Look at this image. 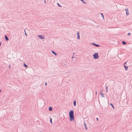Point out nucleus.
Instances as JSON below:
<instances>
[{"label": "nucleus", "instance_id": "1", "mask_svg": "<svg viewBox=\"0 0 132 132\" xmlns=\"http://www.w3.org/2000/svg\"><path fill=\"white\" fill-rule=\"evenodd\" d=\"M70 121H71L74 119V113L73 111L72 110H71L69 113Z\"/></svg>", "mask_w": 132, "mask_h": 132}, {"label": "nucleus", "instance_id": "2", "mask_svg": "<svg viewBox=\"0 0 132 132\" xmlns=\"http://www.w3.org/2000/svg\"><path fill=\"white\" fill-rule=\"evenodd\" d=\"M94 59H97L99 58V56L97 53H95L93 55Z\"/></svg>", "mask_w": 132, "mask_h": 132}, {"label": "nucleus", "instance_id": "3", "mask_svg": "<svg viewBox=\"0 0 132 132\" xmlns=\"http://www.w3.org/2000/svg\"><path fill=\"white\" fill-rule=\"evenodd\" d=\"M38 37L41 39H45L44 37L42 35H38Z\"/></svg>", "mask_w": 132, "mask_h": 132}, {"label": "nucleus", "instance_id": "4", "mask_svg": "<svg viewBox=\"0 0 132 132\" xmlns=\"http://www.w3.org/2000/svg\"><path fill=\"white\" fill-rule=\"evenodd\" d=\"M125 10L126 11V15H129V13L128 9H126Z\"/></svg>", "mask_w": 132, "mask_h": 132}, {"label": "nucleus", "instance_id": "5", "mask_svg": "<svg viewBox=\"0 0 132 132\" xmlns=\"http://www.w3.org/2000/svg\"><path fill=\"white\" fill-rule=\"evenodd\" d=\"M77 38L78 39H80V33L78 31L77 32Z\"/></svg>", "mask_w": 132, "mask_h": 132}, {"label": "nucleus", "instance_id": "6", "mask_svg": "<svg viewBox=\"0 0 132 132\" xmlns=\"http://www.w3.org/2000/svg\"><path fill=\"white\" fill-rule=\"evenodd\" d=\"M102 90H101V91L100 92V94L101 95V97H104V96L103 95V93L102 92Z\"/></svg>", "mask_w": 132, "mask_h": 132}, {"label": "nucleus", "instance_id": "7", "mask_svg": "<svg viewBox=\"0 0 132 132\" xmlns=\"http://www.w3.org/2000/svg\"><path fill=\"white\" fill-rule=\"evenodd\" d=\"M84 126L85 127V129L86 130H87L88 128H87V126L86 123H85V122L84 121Z\"/></svg>", "mask_w": 132, "mask_h": 132}, {"label": "nucleus", "instance_id": "8", "mask_svg": "<svg viewBox=\"0 0 132 132\" xmlns=\"http://www.w3.org/2000/svg\"><path fill=\"white\" fill-rule=\"evenodd\" d=\"M5 40L6 41H8V40H9V38L7 37V36L6 35H5Z\"/></svg>", "mask_w": 132, "mask_h": 132}, {"label": "nucleus", "instance_id": "9", "mask_svg": "<svg viewBox=\"0 0 132 132\" xmlns=\"http://www.w3.org/2000/svg\"><path fill=\"white\" fill-rule=\"evenodd\" d=\"M92 44L94 46H97V47H99L100 46V45H98L97 44H96L95 43H93Z\"/></svg>", "mask_w": 132, "mask_h": 132}, {"label": "nucleus", "instance_id": "10", "mask_svg": "<svg viewBox=\"0 0 132 132\" xmlns=\"http://www.w3.org/2000/svg\"><path fill=\"white\" fill-rule=\"evenodd\" d=\"M126 63V62H125L124 64V67L125 68V70H127V69H128V66H126L125 65V64Z\"/></svg>", "mask_w": 132, "mask_h": 132}, {"label": "nucleus", "instance_id": "11", "mask_svg": "<svg viewBox=\"0 0 132 132\" xmlns=\"http://www.w3.org/2000/svg\"><path fill=\"white\" fill-rule=\"evenodd\" d=\"M23 66L26 68H27L28 67V65L24 62L23 63Z\"/></svg>", "mask_w": 132, "mask_h": 132}, {"label": "nucleus", "instance_id": "12", "mask_svg": "<svg viewBox=\"0 0 132 132\" xmlns=\"http://www.w3.org/2000/svg\"><path fill=\"white\" fill-rule=\"evenodd\" d=\"M55 55H57V54L54 52V51L52 50L51 51Z\"/></svg>", "mask_w": 132, "mask_h": 132}, {"label": "nucleus", "instance_id": "13", "mask_svg": "<svg viewBox=\"0 0 132 132\" xmlns=\"http://www.w3.org/2000/svg\"><path fill=\"white\" fill-rule=\"evenodd\" d=\"M52 108L51 107H50L49 108V110L50 111H51L52 110Z\"/></svg>", "mask_w": 132, "mask_h": 132}, {"label": "nucleus", "instance_id": "14", "mask_svg": "<svg viewBox=\"0 0 132 132\" xmlns=\"http://www.w3.org/2000/svg\"><path fill=\"white\" fill-rule=\"evenodd\" d=\"M110 105H111V107L113 108V109H114V106L111 103H110Z\"/></svg>", "mask_w": 132, "mask_h": 132}, {"label": "nucleus", "instance_id": "15", "mask_svg": "<svg viewBox=\"0 0 132 132\" xmlns=\"http://www.w3.org/2000/svg\"><path fill=\"white\" fill-rule=\"evenodd\" d=\"M73 104L74 106H76V100H75V101L73 102Z\"/></svg>", "mask_w": 132, "mask_h": 132}, {"label": "nucleus", "instance_id": "16", "mask_svg": "<svg viewBox=\"0 0 132 132\" xmlns=\"http://www.w3.org/2000/svg\"><path fill=\"white\" fill-rule=\"evenodd\" d=\"M106 89V92H108V87L107 86H105Z\"/></svg>", "mask_w": 132, "mask_h": 132}, {"label": "nucleus", "instance_id": "17", "mask_svg": "<svg viewBox=\"0 0 132 132\" xmlns=\"http://www.w3.org/2000/svg\"><path fill=\"white\" fill-rule=\"evenodd\" d=\"M122 43L123 45H126L127 44L124 41H122Z\"/></svg>", "mask_w": 132, "mask_h": 132}, {"label": "nucleus", "instance_id": "18", "mask_svg": "<svg viewBox=\"0 0 132 132\" xmlns=\"http://www.w3.org/2000/svg\"><path fill=\"white\" fill-rule=\"evenodd\" d=\"M84 4H86V2L84 1L83 0H80Z\"/></svg>", "mask_w": 132, "mask_h": 132}, {"label": "nucleus", "instance_id": "19", "mask_svg": "<svg viewBox=\"0 0 132 132\" xmlns=\"http://www.w3.org/2000/svg\"><path fill=\"white\" fill-rule=\"evenodd\" d=\"M24 32H25V35L26 36H27V34L25 30V29L24 30Z\"/></svg>", "mask_w": 132, "mask_h": 132}, {"label": "nucleus", "instance_id": "20", "mask_svg": "<svg viewBox=\"0 0 132 132\" xmlns=\"http://www.w3.org/2000/svg\"><path fill=\"white\" fill-rule=\"evenodd\" d=\"M57 4L58 6L60 7H61V6L59 4V3H57Z\"/></svg>", "mask_w": 132, "mask_h": 132}, {"label": "nucleus", "instance_id": "21", "mask_svg": "<svg viewBox=\"0 0 132 132\" xmlns=\"http://www.w3.org/2000/svg\"><path fill=\"white\" fill-rule=\"evenodd\" d=\"M50 122L51 123H52V119L51 118H50Z\"/></svg>", "mask_w": 132, "mask_h": 132}, {"label": "nucleus", "instance_id": "22", "mask_svg": "<svg viewBox=\"0 0 132 132\" xmlns=\"http://www.w3.org/2000/svg\"><path fill=\"white\" fill-rule=\"evenodd\" d=\"M101 15L103 17V18H104L103 16V14L102 13H101Z\"/></svg>", "mask_w": 132, "mask_h": 132}, {"label": "nucleus", "instance_id": "23", "mask_svg": "<svg viewBox=\"0 0 132 132\" xmlns=\"http://www.w3.org/2000/svg\"><path fill=\"white\" fill-rule=\"evenodd\" d=\"M47 85V83L46 82H45V85L46 86Z\"/></svg>", "mask_w": 132, "mask_h": 132}, {"label": "nucleus", "instance_id": "24", "mask_svg": "<svg viewBox=\"0 0 132 132\" xmlns=\"http://www.w3.org/2000/svg\"><path fill=\"white\" fill-rule=\"evenodd\" d=\"M131 34L130 33H129L128 34V35H130Z\"/></svg>", "mask_w": 132, "mask_h": 132}, {"label": "nucleus", "instance_id": "25", "mask_svg": "<svg viewBox=\"0 0 132 132\" xmlns=\"http://www.w3.org/2000/svg\"><path fill=\"white\" fill-rule=\"evenodd\" d=\"M96 120L97 121H98V118H96Z\"/></svg>", "mask_w": 132, "mask_h": 132}, {"label": "nucleus", "instance_id": "26", "mask_svg": "<svg viewBox=\"0 0 132 132\" xmlns=\"http://www.w3.org/2000/svg\"><path fill=\"white\" fill-rule=\"evenodd\" d=\"M9 68H10V65H9Z\"/></svg>", "mask_w": 132, "mask_h": 132}, {"label": "nucleus", "instance_id": "27", "mask_svg": "<svg viewBox=\"0 0 132 132\" xmlns=\"http://www.w3.org/2000/svg\"><path fill=\"white\" fill-rule=\"evenodd\" d=\"M72 59H73V56L72 57Z\"/></svg>", "mask_w": 132, "mask_h": 132}, {"label": "nucleus", "instance_id": "28", "mask_svg": "<svg viewBox=\"0 0 132 132\" xmlns=\"http://www.w3.org/2000/svg\"><path fill=\"white\" fill-rule=\"evenodd\" d=\"M44 3H46V1H45V0H44Z\"/></svg>", "mask_w": 132, "mask_h": 132}, {"label": "nucleus", "instance_id": "29", "mask_svg": "<svg viewBox=\"0 0 132 132\" xmlns=\"http://www.w3.org/2000/svg\"><path fill=\"white\" fill-rule=\"evenodd\" d=\"M96 95H97V91H96Z\"/></svg>", "mask_w": 132, "mask_h": 132}, {"label": "nucleus", "instance_id": "30", "mask_svg": "<svg viewBox=\"0 0 132 132\" xmlns=\"http://www.w3.org/2000/svg\"><path fill=\"white\" fill-rule=\"evenodd\" d=\"M40 132H41V131H40Z\"/></svg>", "mask_w": 132, "mask_h": 132}]
</instances>
